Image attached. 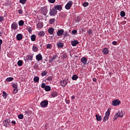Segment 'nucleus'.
Here are the masks:
<instances>
[{"label":"nucleus","instance_id":"nucleus-28","mask_svg":"<svg viewBox=\"0 0 130 130\" xmlns=\"http://www.w3.org/2000/svg\"><path fill=\"white\" fill-rule=\"evenodd\" d=\"M49 24H53V23H54V22H55V18L50 19L49 20Z\"/></svg>","mask_w":130,"mask_h":130},{"label":"nucleus","instance_id":"nucleus-10","mask_svg":"<svg viewBox=\"0 0 130 130\" xmlns=\"http://www.w3.org/2000/svg\"><path fill=\"white\" fill-rule=\"evenodd\" d=\"M36 59L37 60V61H40L43 59V57H42L41 53H39L36 56Z\"/></svg>","mask_w":130,"mask_h":130},{"label":"nucleus","instance_id":"nucleus-52","mask_svg":"<svg viewBox=\"0 0 130 130\" xmlns=\"http://www.w3.org/2000/svg\"><path fill=\"white\" fill-rule=\"evenodd\" d=\"M77 30L74 29L72 31V34L73 35L77 34Z\"/></svg>","mask_w":130,"mask_h":130},{"label":"nucleus","instance_id":"nucleus-25","mask_svg":"<svg viewBox=\"0 0 130 130\" xmlns=\"http://www.w3.org/2000/svg\"><path fill=\"white\" fill-rule=\"evenodd\" d=\"M48 73V72H47V71H44L42 72V73H41V75L42 76V77H45V76H46V75H47Z\"/></svg>","mask_w":130,"mask_h":130},{"label":"nucleus","instance_id":"nucleus-61","mask_svg":"<svg viewBox=\"0 0 130 130\" xmlns=\"http://www.w3.org/2000/svg\"><path fill=\"white\" fill-rule=\"evenodd\" d=\"M1 49H2V47H0V53H1Z\"/></svg>","mask_w":130,"mask_h":130},{"label":"nucleus","instance_id":"nucleus-58","mask_svg":"<svg viewBox=\"0 0 130 130\" xmlns=\"http://www.w3.org/2000/svg\"><path fill=\"white\" fill-rule=\"evenodd\" d=\"M117 117H118V116L117 115L115 116L114 118V120H115L116 119H117Z\"/></svg>","mask_w":130,"mask_h":130},{"label":"nucleus","instance_id":"nucleus-40","mask_svg":"<svg viewBox=\"0 0 130 130\" xmlns=\"http://www.w3.org/2000/svg\"><path fill=\"white\" fill-rule=\"evenodd\" d=\"M26 30L28 31L29 33H32V27H30L29 26H28L26 28Z\"/></svg>","mask_w":130,"mask_h":130},{"label":"nucleus","instance_id":"nucleus-11","mask_svg":"<svg viewBox=\"0 0 130 130\" xmlns=\"http://www.w3.org/2000/svg\"><path fill=\"white\" fill-rule=\"evenodd\" d=\"M64 30L63 29H58V31H57V35L58 37L61 36V35H63Z\"/></svg>","mask_w":130,"mask_h":130},{"label":"nucleus","instance_id":"nucleus-1","mask_svg":"<svg viewBox=\"0 0 130 130\" xmlns=\"http://www.w3.org/2000/svg\"><path fill=\"white\" fill-rule=\"evenodd\" d=\"M109 115H110V110L108 109L107 112H106L105 116L103 119V121L104 122H105L106 120H108V118H109Z\"/></svg>","mask_w":130,"mask_h":130},{"label":"nucleus","instance_id":"nucleus-12","mask_svg":"<svg viewBox=\"0 0 130 130\" xmlns=\"http://www.w3.org/2000/svg\"><path fill=\"white\" fill-rule=\"evenodd\" d=\"M54 8H55L56 11H59L60 12V10H62V6L61 5H56L54 6Z\"/></svg>","mask_w":130,"mask_h":130},{"label":"nucleus","instance_id":"nucleus-13","mask_svg":"<svg viewBox=\"0 0 130 130\" xmlns=\"http://www.w3.org/2000/svg\"><path fill=\"white\" fill-rule=\"evenodd\" d=\"M48 32L50 35H54L53 33L54 32V28L53 27H50L48 29Z\"/></svg>","mask_w":130,"mask_h":130},{"label":"nucleus","instance_id":"nucleus-20","mask_svg":"<svg viewBox=\"0 0 130 130\" xmlns=\"http://www.w3.org/2000/svg\"><path fill=\"white\" fill-rule=\"evenodd\" d=\"M87 61L88 59H87V58L83 57L81 58V62H82V63H83V64H86Z\"/></svg>","mask_w":130,"mask_h":130},{"label":"nucleus","instance_id":"nucleus-2","mask_svg":"<svg viewBox=\"0 0 130 130\" xmlns=\"http://www.w3.org/2000/svg\"><path fill=\"white\" fill-rule=\"evenodd\" d=\"M57 14V11L55 10V8H52L50 10L49 15L51 16L54 17Z\"/></svg>","mask_w":130,"mask_h":130},{"label":"nucleus","instance_id":"nucleus-6","mask_svg":"<svg viewBox=\"0 0 130 130\" xmlns=\"http://www.w3.org/2000/svg\"><path fill=\"white\" fill-rule=\"evenodd\" d=\"M40 105L41 107H47L48 106V101L44 100L42 102L40 103Z\"/></svg>","mask_w":130,"mask_h":130},{"label":"nucleus","instance_id":"nucleus-32","mask_svg":"<svg viewBox=\"0 0 130 130\" xmlns=\"http://www.w3.org/2000/svg\"><path fill=\"white\" fill-rule=\"evenodd\" d=\"M17 64H18V67H22V66L23 64V61H22L21 60H19L17 62Z\"/></svg>","mask_w":130,"mask_h":130},{"label":"nucleus","instance_id":"nucleus-35","mask_svg":"<svg viewBox=\"0 0 130 130\" xmlns=\"http://www.w3.org/2000/svg\"><path fill=\"white\" fill-rule=\"evenodd\" d=\"M19 3L22 4V5H25L27 3V0H19Z\"/></svg>","mask_w":130,"mask_h":130},{"label":"nucleus","instance_id":"nucleus-16","mask_svg":"<svg viewBox=\"0 0 130 130\" xmlns=\"http://www.w3.org/2000/svg\"><path fill=\"white\" fill-rule=\"evenodd\" d=\"M58 56H57V54L53 55V57L50 60H49V62L50 63H51V62H53V60H55V59H56V58H57Z\"/></svg>","mask_w":130,"mask_h":130},{"label":"nucleus","instance_id":"nucleus-42","mask_svg":"<svg viewBox=\"0 0 130 130\" xmlns=\"http://www.w3.org/2000/svg\"><path fill=\"white\" fill-rule=\"evenodd\" d=\"M47 81H52V76H48L46 79Z\"/></svg>","mask_w":130,"mask_h":130},{"label":"nucleus","instance_id":"nucleus-30","mask_svg":"<svg viewBox=\"0 0 130 130\" xmlns=\"http://www.w3.org/2000/svg\"><path fill=\"white\" fill-rule=\"evenodd\" d=\"M39 35L40 36V37H43V36H45V32H44L43 31H40Z\"/></svg>","mask_w":130,"mask_h":130},{"label":"nucleus","instance_id":"nucleus-15","mask_svg":"<svg viewBox=\"0 0 130 130\" xmlns=\"http://www.w3.org/2000/svg\"><path fill=\"white\" fill-rule=\"evenodd\" d=\"M56 45H57V48H62V47H63L64 46L63 43H62L60 41L58 42Z\"/></svg>","mask_w":130,"mask_h":130},{"label":"nucleus","instance_id":"nucleus-44","mask_svg":"<svg viewBox=\"0 0 130 130\" xmlns=\"http://www.w3.org/2000/svg\"><path fill=\"white\" fill-rule=\"evenodd\" d=\"M46 86L47 85L45 84V83H43L41 85V88H42L43 89H45Z\"/></svg>","mask_w":130,"mask_h":130},{"label":"nucleus","instance_id":"nucleus-56","mask_svg":"<svg viewBox=\"0 0 130 130\" xmlns=\"http://www.w3.org/2000/svg\"><path fill=\"white\" fill-rule=\"evenodd\" d=\"M11 123H12V124H16V121L15 120H12L11 121Z\"/></svg>","mask_w":130,"mask_h":130},{"label":"nucleus","instance_id":"nucleus-41","mask_svg":"<svg viewBox=\"0 0 130 130\" xmlns=\"http://www.w3.org/2000/svg\"><path fill=\"white\" fill-rule=\"evenodd\" d=\"M120 16L121 17H124L125 16V12L124 11H121L120 12Z\"/></svg>","mask_w":130,"mask_h":130},{"label":"nucleus","instance_id":"nucleus-19","mask_svg":"<svg viewBox=\"0 0 130 130\" xmlns=\"http://www.w3.org/2000/svg\"><path fill=\"white\" fill-rule=\"evenodd\" d=\"M78 44H79V41L77 40H74L71 42V45H72V46H77Z\"/></svg>","mask_w":130,"mask_h":130},{"label":"nucleus","instance_id":"nucleus-5","mask_svg":"<svg viewBox=\"0 0 130 130\" xmlns=\"http://www.w3.org/2000/svg\"><path fill=\"white\" fill-rule=\"evenodd\" d=\"M41 12L44 16H46V15H47V13H48V10L46 7H43L41 9Z\"/></svg>","mask_w":130,"mask_h":130},{"label":"nucleus","instance_id":"nucleus-36","mask_svg":"<svg viewBox=\"0 0 130 130\" xmlns=\"http://www.w3.org/2000/svg\"><path fill=\"white\" fill-rule=\"evenodd\" d=\"M13 80H14V78L13 77H8L6 79V81L7 82H12V81H13Z\"/></svg>","mask_w":130,"mask_h":130},{"label":"nucleus","instance_id":"nucleus-27","mask_svg":"<svg viewBox=\"0 0 130 130\" xmlns=\"http://www.w3.org/2000/svg\"><path fill=\"white\" fill-rule=\"evenodd\" d=\"M34 82L35 83H38L39 82V77L38 76H36L34 78Z\"/></svg>","mask_w":130,"mask_h":130},{"label":"nucleus","instance_id":"nucleus-50","mask_svg":"<svg viewBox=\"0 0 130 130\" xmlns=\"http://www.w3.org/2000/svg\"><path fill=\"white\" fill-rule=\"evenodd\" d=\"M5 17L4 16H0V22H2L4 21Z\"/></svg>","mask_w":130,"mask_h":130},{"label":"nucleus","instance_id":"nucleus-21","mask_svg":"<svg viewBox=\"0 0 130 130\" xmlns=\"http://www.w3.org/2000/svg\"><path fill=\"white\" fill-rule=\"evenodd\" d=\"M123 112L122 111H119L118 113L116 114V115H117L119 117H122L123 116Z\"/></svg>","mask_w":130,"mask_h":130},{"label":"nucleus","instance_id":"nucleus-7","mask_svg":"<svg viewBox=\"0 0 130 130\" xmlns=\"http://www.w3.org/2000/svg\"><path fill=\"white\" fill-rule=\"evenodd\" d=\"M72 6H73V1H69L65 6V9L66 10H70L71 8H72Z\"/></svg>","mask_w":130,"mask_h":130},{"label":"nucleus","instance_id":"nucleus-51","mask_svg":"<svg viewBox=\"0 0 130 130\" xmlns=\"http://www.w3.org/2000/svg\"><path fill=\"white\" fill-rule=\"evenodd\" d=\"M51 4H54L55 3V0H48Z\"/></svg>","mask_w":130,"mask_h":130},{"label":"nucleus","instance_id":"nucleus-29","mask_svg":"<svg viewBox=\"0 0 130 130\" xmlns=\"http://www.w3.org/2000/svg\"><path fill=\"white\" fill-rule=\"evenodd\" d=\"M39 49L38 48L35 46H32V51L34 52H37L38 51Z\"/></svg>","mask_w":130,"mask_h":130},{"label":"nucleus","instance_id":"nucleus-31","mask_svg":"<svg viewBox=\"0 0 130 130\" xmlns=\"http://www.w3.org/2000/svg\"><path fill=\"white\" fill-rule=\"evenodd\" d=\"M24 23L25 22L24 21V20H20L18 22L19 26H23Z\"/></svg>","mask_w":130,"mask_h":130},{"label":"nucleus","instance_id":"nucleus-22","mask_svg":"<svg viewBox=\"0 0 130 130\" xmlns=\"http://www.w3.org/2000/svg\"><path fill=\"white\" fill-rule=\"evenodd\" d=\"M37 27L38 29H41V28H43V23L41 22L37 24Z\"/></svg>","mask_w":130,"mask_h":130},{"label":"nucleus","instance_id":"nucleus-8","mask_svg":"<svg viewBox=\"0 0 130 130\" xmlns=\"http://www.w3.org/2000/svg\"><path fill=\"white\" fill-rule=\"evenodd\" d=\"M120 104L119 100H115L112 101V105L113 106H118Z\"/></svg>","mask_w":130,"mask_h":130},{"label":"nucleus","instance_id":"nucleus-49","mask_svg":"<svg viewBox=\"0 0 130 130\" xmlns=\"http://www.w3.org/2000/svg\"><path fill=\"white\" fill-rule=\"evenodd\" d=\"M17 92H18V88H14L13 93H14V94H16V93H17Z\"/></svg>","mask_w":130,"mask_h":130},{"label":"nucleus","instance_id":"nucleus-14","mask_svg":"<svg viewBox=\"0 0 130 130\" xmlns=\"http://www.w3.org/2000/svg\"><path fill=\"white\" fill-rule=\"evenodd\" d=\"M67 84H68V80H63L60 82V85L62 86V87H66Z\"/></svg>","mask_w":130,"mask_h":130},{"label":"nucleus","instance_id":"nucleus-17","mask_svg":"<svg viewBox=\"0 0 130 130\" xmlns=\"http://www.w3.org/2000/svg\"><path fill=\"white\" fill-rule=\"evenodd\" d=\"M16 39L18 40V41H20L23 39V35L21 34H18L16 36Z\"/></svg>","mask_w":130,"mask_h":130},{"label":"nucleus","instance_id":"nucleus-39","mask_svg":"<svg viewBox=\"0 0 130 130\" xmlns=\"http://www.w3.org/2000/svg\"><path fill=\"white\" fill-rule=\"evenodd\" d=\"M18 118L19 119H23L24 118V115L22 114H20L18 116Z\"/></svg>","mask_w":130,"mask_h":130},{"label":"nucleus","instance_id":"nucleus-9","mask_svg":"<svg viewBox=\"0 0 130 130\" xmlns=\"http://www.w3.org/2000/svg\"><path fill=\"white\" fill-rule=\"evenodd\" d=\"M11 29L12 30H17L18 29V23L16 22H13L11 24Z\"/></svg>","mask_w":130,"mask_h":130},{"label":"nucleus","instance_id":"nucleus-53","mask_svg":"<svg viewBox=\"0 0 130 130\" xmlns=\"http://www.w3.org/2000/svg\"><path fill=\"white\" fill-rule=\"evenodd\" d=\"M24 115H26V114H28V113H29V111H28V110H25V111H24Z\"/></svg>","mask_w":130,"mask_h":130},{"label":"nucleus","instance_id":"nucleus-3","mask_svg":"<svg viewBox=\"0 0 130 130\" xmlns=\"http://www.w3.org/2000/svg\"><path fill=\"white\" fill-rule=\"evenodd\" d=\"M11 120L10 119H7L3 121L4 125L5 127H9L10 126Z\"/></svg>","mask_w":130,"mask_h":130},{"label":"nucleus","instance_id":"nucleus-60","mask_svg":"<svg viewBox=\"0 0 130 130\" xmlns=\"http://www.w3.org/2000/svg\"><path fill=\"white\" fill-rule=\"evenodd\" d=\"M92 81H93V82H96V81H97V79L94 78H93V79H92Z\"/></svg>","mask_w":130,"mask_h":130},{"label":"nucleus","instance_id":"nucleus-33","mask_svg":"<svg viewBox=\"0 0 130 130\" xmlns=\"http://www.w3.org/2000/svg\"><path fill=\"white\" fill-rule=\"evenodd\" d=\"M31 40L33 42L35 41V40H36V36H35V35H32L31 36Z\"/></svg>","mask_w":130,"mask_h":130},{"label":"nucleus","instance_id":"nucleus-59","mask_svg":"<svg viewBox=\"0 0 130 130\" xmlns=\"http://www.w3.org/2000/svg\"><path fill=\"white\" fill-rule=\"evenodd\" d=\"M75 98H75V95H73V96H71V99H72V100H74V99H75Z\"/></svg>","mask_w":130,"mask_h":130},{"label":"nucleus","instance_id":"nucleus-26","mask_svg":"<svg viewBox=\"0 0 130 130\" xmlns=\"http://www.w3.org/2000/svg\"><path fill=\"white\" fill-rule=\"evenodd\" d=\"M57 92L56 91H53L51 93V96L53 97V98H54L55 97H56L57 96Z\"/></svg>","mask_w":130,"mask_h":130},{"label":"nucleus","instance_id":"nucleus-55","mask_svg":"<svg viewBox=\"0 0 130 130\" xmlns=\"http://www.w3.org/2000/svg\"><path fill=\"white\" fill-rule=\"evenodd\" d=\"M112 44H113V45H116V44H117V42H116V41H113V42H112Z\"/></svg>","mask_w":130,"mask_h":130},{"label":"nucleus","instance_id":"nucleus-57","mask_svg":"<svg viewBox=\"0 0 130 130\" xmlns=\"http://www.w3.org/2000/svg\"><path fill=\"white\" fill-rule=\"evenodd\" d=\"M2 44H3V40H0V47H2Z\"/></svg>","mask_w":130,"mask_h":130},{"label":"nucleus","instance_id":"nucleus-38","mask_svg":"<svg viewBox=\"0 0 130 130\" xmlns=\"http://www.w3.org/2000/svg\"><path fill=\"white\" fill-rule=\"evenodd\" d=\"M89 35H91V36H93V30L89 29L88 30Z\"/></svg>","mask_w":130,"mask_h":130},{"label":"nucleus","instance_id":"nucleus-46","mask_svg":"<svg viewBox=\"0 0 130 130\" xmlns=\"http://www.w3.org/2000/svg\"><path fill=\"white\" fill-rule=\"evenodd\" d=\"M62 57L63 59H64L68 57V55L67 54H63L62 56Z\"/></svg>","mask_w":130,"mask_h":130},{"label":"nucleus","instance_id":"nucleus-4","mask_svg":"<svg viewBox=\"0 0 130 130\" xmlns=\"http://www.w3.org/2000/svg\"><path fill=\"white\" fill-rule=\"evenodd\" d=\"M34 55V54H28L25 56V60L27 61H30V60H33V56Z\"/></svg>","mask_w":130,"mask_h":130},{"label":"nucleus","instance_id":"nucleus-37","mask_svg":"<svg viewBox=\"0 0 130 130\" xmlns=\"http://www.w3.org/2000/svg\"><path fill=\"white\" fill-rule=\"evenodd\" d=\"M78 76H77L76 75H74L72 76V80H73V81H76L77 80V79H78Z\"/></svg>","mask_w":130,"mask_h":130},{"label":"nucleus","instance_id":"nucleus-24","mask_svg":"<svg viewBox=\"0 0 130 130\" xmlns=\"http://www.w3.org/2000/svg\"><path fill=\"white\" fill-rule=\"evenodd\" d=\"M95 117L98 121H101V120H102V117H101V116H100L99 115H96Z\"/></svg>","mask_w":130,"mask_h":130},{"label":"nucleus","instance_id":"nucleus-54","mask_svg":"<svg viewBox=\"0 0 130 130\" xmlns=\"http://www.w3.org/2000/svg\"><path fill=\"white\" fill-rule=\"evenodd\" d=\"M18 14H23V10L22 9H20L18 10Z\"/></svg>","mask_w":130,"mask_h":130},{"label":"nucleus","instance_id":"nucleus-23","mask_svg":"<svg viewBox=\"0 0 130 130\" xmlns=\"http://www.w3.org/2000/svg\"><path fill=\"white\" fill-rule=\"evenodd\" d=\"M44 90L46 91V92H49V91L51 90V87L49 85H47L46 86Z\"/></svg>","mask_w":130,"mask_h":130},{"label":"nucleus","instance_id":"nucleus-47","mask_svg":"<svg viewBox=\"0 0 130 130\" xmlns=\"http://www.w3.org/2000/svg\"><path fill=\"white\" fill-rule=\"evenodd\" d=\"M13 87L14 88V89H18V85H17V83L13 84Z\"/></svg>","mask_w":130,"mask_h":130},{"label":"nucleus","instance_id":"nucleus-18","mask_svg":"<svg viewBox=\"0 0 130 130\" xmlns=\"http://www.w3.org/2000/svg\"><path fill=\"white\" fill-rule=\"evenodd\" d=\"M102 52L103 54H105V55L108 54V53H109V49H108V48H105L103 49Z\"/></svg>","mask_w":130,"mask_h":130},{"label":"nucleus","instance_id":"nucleus-43","mask_svg":"<svg viewBox=\"0 0 130 130\" xmlns=\"http://www.w3.org/2000/svg\"><path fill=\"white\" fill-rule=\"evenodd\" d=\"M51 44H47L46 48L47 49H50L51 48Z\"/></svg>","mask_w":130,"mask_h":130},{"label":"nucleus","instance_id":"nucleus-34","mask_svg":"<svg viewBox=\"0 0 130 130\" xmlns=\"http://www.w3.org/2000/svg\"><path fill=\"white\" fill-rule=\"evenodd\" d=\"M2 96L3 98H4V99H7V97H8V94H7V92H6V91H3Z\"/></svg>","mask_w":130,"mask_h":130},{"label":"nucleus","instance_id":"nucleus-45","mask_svg":"<svg viewBox=\"0 0 130 130\" xmlns=\"http://www.w3.org/2000/svg\"><path fill=\"white\" fill-rule=\"evenodd\" d=\"M83 7H88V6H89V3H87V2H84L83 4Z\"/></svg>","mask_w":130,"mask_h":130},{"label":"nucleus","instance_id":"nucleus-48","mask_svg":"<svg viewBox=\"0 0 130 130\" xmlns=\"http://www.w3.org/2000/svg\"><path fill=\"white\" fill-rule=\"evenodd\" d=\"M63 36L64 37H66V36H69V32H68L67 31H66L64 32V34H63Z\"/></svg>","mask_w":130,"mask_h":130}]
</instances>
